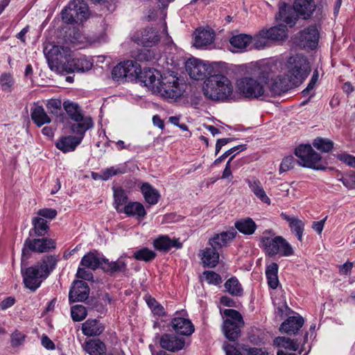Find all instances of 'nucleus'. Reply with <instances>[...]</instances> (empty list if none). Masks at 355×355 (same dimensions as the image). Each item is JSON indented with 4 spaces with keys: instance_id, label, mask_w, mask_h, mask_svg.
Returning a JSON list of instances; mask_svg holds the SVG:
<instances>
[{
    "instance_id": "f257e3e1",
    "label": "nucleus",
    "mask_w": 355,
    "mask_h": 355,
    "mask_svg": "<svg viewBox=\"0 0 355 355\" xmlns=\"http://www.w3.org/2000/svg\"><path fill=\"white\" fill-rule=\"evenodd\" d=\"M44 53L51 69L53 67L58 68L60 65L64 64V69L69 73L85 72L90 70L93 65L85 58L68 60L71 53V49L68 46L52 45L49 50H47V47H46Z\"/></svg>"
},
{
    "instance_id": "f03ea898",
    "label": "nucleus",
    "mask_w": 355,
    "mask_h": 355,
    "mask_svg": "<svg viewBox=\"0 0 355 355\" xmlns=\"http://www.w3.org/2000/svg\"><path fill=\"white\" fill-rule=\"evenodd\" d=\"M252 77H243L237 81L239 92L245 97L250 98H259L264 94V88L258 80L266 78V62L260 60L253 64L251 69Z\"/></svg>"
},
{
    "instance_id": "7ed1b4c3",
    "label": "nucleus",
    "mask_w": 355,
    "mask_h": 355,
    "mask_svg": "<svg viewBox=\"0 0 355 355\" xmlns=\"http://www.w3.org/2000/svg\"><path fill=\"white\" fill-rule=\"evenodd\" d=\"M278 269L279 266L276 263L268 266V286L272 289L270 295L275 307V319L280 320L284 315L292 312V310L288 306L283 295V290L279 284L277 275Z\"/></svg>"
},
{
    "instance_id": "20e7f679",
    "label": "nucleus",
    "mask_w": 355,
    "mask_h": 355,
    "mask_svg": "<svg viewBox=\"0 0 355 355\" xmlns=\"http://www.w3.org/2000/svg\"><path fill=\"white\" fill-rule=\"evenodd\" d=\"M58 259L53 255L45 257L41 261L22 272L24 283L26 288L35 291L40 286L43 279L46 278L55 268Z\"/></svg>"
},
{
    "instance_id": "39448f33",
    "label": "nucleus",
    "mask_w": 355,
    "mask_h": 355,
    "mask_svg": "<svg viewBox=\"0 0 355 355\" xmlns=\"http://www.w3.org/2000/svg\"><path fill=\"white\" fill-rule=\"evenodd\" d=\"M203 94L213 101L227 100L233 92L231 81L224 75L214 73L210 75L205 81Z\"/></svg>"
},
{
    "instance_id": "423d86ee",
    "label": "nucleus",
    "mask_w": 355,
    "mask_h": 355,
    "mask_svg": "<svg viewBox=\"0 0 355 355\" xmlns=\"http://www.w3.org/2000/svg\"><path fill=\"white\" fill-rule=\"evenodd\" d=\"M286 75L297 87L311 72V66L306 56L296 54L289 57L285 64Z\"/></svg>"
},
{
    "instance_id": "0eeeda50",
    "label": "nucleus",
    "mask_w": 355,
    "mask_h": 355,
    "mask_svg": "<svg viewBox=\"0 0 355 355\" xmlns=\"http://www.w3.org/2000/svg\"><path fill=\"white\" fill-rule=\"evenodd\" d=\"M177 73L174 71L167 72L162 76L158 90L155 94H159L162 97L168 99H177L184 91L183 85L180 84Z\"/></svg>"
},
{
    "instance_id": "6e6552de",
    "label": "nucleus",
    "mask_w": 355,
    "mask_h": 355,
    "mask_svg": "<svg viewBox=\"0 0 355 355\" xmlns=\"http://www.w3.org/2000/svg\"><path fill=\"white\" fill-rule=\"evenodd\" d=\"M226 319L223 322V331L230 341L236 340L241 335V328L244 324L241 314L234 309H225Z\"/></svg>"
},
{
    "instance_id": "1a4fd4ad",
    "label": "nucleus",
    "mask_w": 355,
    "mask_h": 355,
    "mask_svg": "<svg viewBox=\"0 0 355 355\" xmlns=\"http://www.w3.org/2000/svg\"><path fill=\"white\" fill-rule=\"evenodd\" d=\"M295 155L299 158L298 164L315 170H324L321 163V156L316 153L310 144H301L295 148Z\"/></svg>"
},
{
    "instance_id": "9d476101",
    "label": "nucleus",
    "mask_w": 355,
    "mask_h": 355,
    "mask_svg": "<svg viewBox=\"0 0 355 355\" xmlns=\"http://www.w3.org/2000/svg\"><path fill=\"white\" fill-rule=\"evenodd\" d=\"M186 70L192 79L202 80L211 75L214 69L202 60L189 59L186 62Z\"/></svg>"
},
{
    "instance_id": "9b49d317",
    "label": "nucleus",
    "mask_w": 355,
    "mask_h": 355,
    "mask_svg": "<svg viewBox=\"0 0 355 355\" xmlns=\"http://www.w3.org/2000/svg\"><path fill=\"white\" fill-rule=\"evenodd\" d=\"M320 37V33L315 25L309 26L300 31L296 35L297 44L305 49L316 48Z\"/></svg>"
},
{
    "instance_id": "f8f14e48",
    "label": "nucleus",
    "mask_w": 355,
    "mask_h": 355,
    "mask_svg": "<svg viewBox=\"0 0 355 355\" xmlns=\"http://www.w3.org/2000/svg\"><path fill=\"white\" fill-rule=\"evenodd\" d=\"M294 253L290 243L282 236H277L268 244V255L279 254L282 257H289Z\"/></svg>"
},
{
    "instance_id": "ddd939ff",
    "label": "nucleus",
    "mask_w": 355,
    "mask_h": 355,
    "mask_svg": "<svg viewBox=\"0 0 355 355\" xmlns=\"http://www.w3.org/2000/svg\"><path fill=\"white\" fill-rule=\"evenodd\" d=\"M162 76H163V75H161L160 73L155 69H144V70H141L137 82L146 87L153 93H155V91H159L158 85L160 83Z\"/></svg>"
},
{
    "instance_id": "4468645a",
    "label": "nucleus",
    "mask_w": 355,
    "mask_h": 355,
    "mask_svg": "<svg viewBox=\"0 0 355 355\" xmlns=\"http://www.w3.org/2000/svg\"><path fill=\"white\" fill-rule=\"evenodd\" d=\"M24 248L22 250V256L24 257L28 250L40 253L46 252L55 248V243L51 239H27L25 241Z\"/></svg>"
},
{
    "instance_id": "2eb2a0df",
    "label": "nucleus",
    "mask_w": 355,
    "mask_h": 355,
    "mask_svg": "<svg viewBox=\"0 0 355 355\" xmlns=\"http://www.w3.org/2000/svg\"><path fill=\"white\" fill-rule=\"evenodd\" d=\"M297 87L286 75H278L270 79L269 89L272 95H280Z\"/></svg>"
},
{
    "instance_id": "dca6fc26",
    "label": "nucleus",
    "mask_w": 355,
    "mask_h": 355,
    "mask_svg": "<svg viewBox=\"0 0 355 355\" xmlns=\"http://www.w3.org/2000/svg\"><path fill=\"white\" fill-rule=\"evenodd\" d=\"M89 294V288L87 284L82 280L73 282L69 293L70 303L83 302L86 300Z\"/></svg>"
},
{
    "instance_id": "f3484780",
    "label": "nucleus",
    "mask_w": 355,
    "mask_h": 355,
    "mask_svg": "<svg viewBox=\"0 0 355 355\" xmlns=\"http://www.w3.org/2000/svg\"><path fill=\"white\" fill-rule=\"evenodd\" d=\"M236 234L237 232L232 227L225 232L215 234L209 239V244L211 247L218 250L223 247H226L236 237Z\"/></svg>"
},
{
    "instance_id": "a211bd4d",
    "label": "nucleus",
    "mask_w": 355,
    "mask_h": 355,
    "mask_svg": "<svg viewBox=\"0 0 355 355\" xmlns=\"http://www.w3.org/2000/svg\"><path fill=\"white\" fill-rule=\"evenodd\" d=\"M159 345L166 350L175 352L184 348L185 340L183 338H178L174 334H164L159 338Z\"/></svg>"
},
{
    "instance_id": "6ab92c4d",
    "label": "nucleus",
    "mask_w": 355,
    "mask_h": 355,
    "mask_svg": "<svg viewBox=\"0 0 355 355\" xmlns=\"http://www.w3.org/2000/svg\"><path fill=\"white\" fill-rule=\"evenodd\" d=\"M300 17V15L293 6L283 3L279 6L278 19L290 28L295 26Z\"/></svg>"
},
{
    "instance_id": "aec40b11",
    "label": "nucleus",
    "mask_w": 355,
    "mask_h": 355,
    "mask_svg": "<svg viewBox=\"0 0 355 355\" xmlns=\"http://www.w3.org/2000/svg\"><path fill=\"white\" fill-rule=\"evenodd\" d=\"M292 6L300 17L304 20L312 17L317 7L314 0H294Z\"/></svg>"
},
{
    "instance_id": "412c9836",
    "label": "nucleus",
    "mask_w": 355,
    "mask_h": 355,
    "mask_svg": "<svg viewBox=\"0 0 355 355\" xmlns=\"http://www.w3.org/2000/svg\"><path fill=\"white\" fill-rule=\"evenodd\" d=\"M304 322V318L300 315L291 316L281 324L279 330L287 334H295L303 326Z\"/></svg>"
},
{
    "instance_id": "4be33fe9",
    "label": "nucleus",
    "mask_w": 355,
    "mask_h": 355,
    "mask_svg": "<svg viewBox=\"0 0 355 355\" xmlns=\"http://www.w3.org/2000/svg\"><path fill=\"white\" fill-rule=\"evenodd\" d=\"M171 326L177 334L184 336H190L194 331L191 322L184 318H174L171 320Z\"/></svg>"
},
{
    "instance_id": "5701e85b",
    "label": "nucleus",
    "mask_w": 355,
    "mask_h": 355,
    "mask_svg": "<svg viewBox=\"0 0 355 355\" xmlns=\"http://www.w3.org/2000/svg\"><path fill=\"white\" fill-rule=\"evenodd\" d=\"M70 12H73L78 21L82 22L89 16L88 6L83 0H73L69 5Z\"/></svg>"
},
{
    "instance_id": "b1692460",
    "label": "nucleus",
    "mask_w": 355,
    "mask_h": 355,
    "mask_svg": "<svg viewBox=\"0 0 355 355\" xmlns=\"http://www.w3.org/2000/svg\"><path fill=\"white\" fill-rule=\"evenodd\" d=\"M154 248L159 251L167 252L172 247L180 249L182 247V244L178 240H171L168 236H159L153 242Z\"/></svg>"
},
{
    "instance_id": "393cba45",
    "label": "nucleus",
    "mask_w": 355,
    "mask_h": 355,
    "mask_svg": "<svg viewBox=\"0 0 355 355\" xmlns=\"http://www.w3.org/2000/svg\"><path fill=\"white\" fill-rule=\"evenodd\" d=\"M105 329L103 324L98 320L89 319L82 325V331L87 336H96L100 335Z\"/></svg>"
},
{
    "instance_id": "a878e982",
    "label": "nucleus",
    "mask_w": 355,
    "mask_h": 355,
    "mask_svg": "<svg viewBox=\"0 0 355 355\" xmlns=\"http://www.w3.org/2000/svg\"><path fill=\"white\" fill-rule=\"evenodd\" d=\"M122 213L128 216H136L138 219H143L146 215L144 205L139 202H128L123 207Z\"/></svg>"
},
{
    "instance_id": "bb28decb",
    "label": "nucleus",
    "mask_w": 355,
    "mask_h": 355,
    "mask_svg": "<svg viewBox=\"0 0 355 355\" xmlns=\"http://www.w3.org/2000/svg\"><path fill=\"white\" fill-rule=\"evenodd\" d=\"M194 46L197 48H202L212 43L214 38V33L210 30L197 29L196 31Z\"/></svg>"
},
{
    "instance_id": "cd10ccee",
    "label": "nucleus",
    "mask_w": 355,
    "mask_h": 355,
    "mask_svg": "<svg viewBox=\"0 0 355 355\" xmlns=\"http://www.w3.org/2000/svg\"><path fill=\"white\" fill-rule=\"evenodd\" d=\"M281 216L284 220L288 222L291 232L296 235L300 241H302L304 230V222L297 218L290 217L284 213H282Z\"/></svg>"
},
{
    "instance_id": "c85d7f7f",
    "label": "nucleus",
    "mask_w": 355,
    "mask_h": 355,
    "mask_svg": "<svg viewBox=\"0 0 355 355\" xmlns=\"http://www.w3.org/2000/svg\"><path fill=\"white\" fill-rule=\"evenodd\" d=\"M80 141V137L69 136L61 138L55 146L63 153H67L74 150Z\"/></svg>"
},
{
    "instance_id": "c756f323",
    "label": "nucleus",
    "mask_w": 355,
    "mask_h": 355,
    "mask_svg": "<svg viewBox=\"0 0 355 355\" xmlns=\"http://www.w3.org/2000/svg\"><path fill=\"white\" fill-rule=\"evenodd\" d=\"M141 191L147 203L154 205L157 203L160 195L157 189L148 182L143 183L141 186Z\"/></svg>"
},
{
    "instance_id": "7c9ffc66",
    "label": "nucleus",
    "mask_w": 355,
    "mask_h": 355,
    "mask_svg": "<svg viewBox=\"0 0 355 355\" xmlns=\"http://www.w3.org/2000/svg\"><path fill=\"white\" fill-rule=\"evenodd\" d=\"M202 261L205 266L214 268L219 261V253L214 248H206L202 251Z\"/></svg>"
},
{
    "instance_id": "2f4dec72",
    "label": "nucleus",
    "mask_w": 355,
    "mask_h": 355,
    "mask_svg": "<svg viewBox=\"0 0 355 355\" xmlns=\"http://www.w3.org/2000/svg\"><path fill=\"white\" fill-rule=\"evenodd\" d=\"M123 63L125 73L127 74L125 82L137 81L141 70L140 65L134 60H126Z\"/></svg>"
},
{
    "instance_id": "473e14b6",
    "label": "nucleus",
    "mask_w": 355,
    "mask_h": 355,
    "mask_svg": "<svg viewBox=\"0 0 355 355\" xmlns=\"http://www.w3.org/2000/svg\"><path fill=\"white\" fill-rule=\"evenodd\" d=\"M31 116L33 122L39 127L50 123L51 121V118L41 105H35L31 111Z\"/></svg>"
},
{
    "instance_id": "72a5a7b5",
    "label": "nucleus",
    "mask_w": 355,
    "mask_h": 355,
    "mask_svg": "<svg viewBox=\"0 0 355 355\" xmlns=\"http://www.w3.org/2000/svg\"><path fill=\"white\" fill-rule=\"evenodd\" d=\"M234 227L241 233L250 235L254 232L257 225L251 218L247 217L236 221Z\"/></svg>"
},
{
    "instance_id": "f704fd0d",
    "label": "nucleus",
    "mask_w": 355,
    "mask_h": 355,
    "mask_svg": "<svg viewBox=\"0 0 355 355\" xmlns=\"http://www.w3.org/2000/svg\"><path fill=\"white\" fill-rule=\"evenodd\" d=\"M32 223L33 228L30 231L31 236L34 234L37 236H42L49 230L48 222L41 217H34L32 220Z\"/></svg>"
},
{
    "instance_id": "c9c22d12",
    "label": "nucleus",
    "mask_w": 355,
    "mask_h": 355,
    "mask_svg": "<svg viewBox=\"0 0 355 355\" xmlns=\"http://www.w3.org/2000/svg\"><path fill=\"white\" fill-rule=\"evenodd\" d=\"M159 35L153 28H147L141 33V42L145 46H152L159 42Z\"/></svg>"
},
{
    "instance_id": "e433bc0d",
    "label": "nucleus",
    "mask_w": 355,
    "mask_h": 355,
    "mask_svg": "<svg viewBox=\"0 0 355 355\" xmlns=\"http://www.w3.org/2000/svg\"><path fill=\"white\" fill-rule=\"evenodd\" d=\"M252 42V37L248 34H239L232 36L230 43L232 46L241 51L245 50Z\"/></svg>"
},
{
    "instance_id": "4c0bfd02",
    "label": "nucleus",
    "mask_w": 355,
    "mask_h": 355,
    "mask_svg": "<svg viewBox=\"0 0 355 355\" xmlns=\"http://www.w3.org/2000/svg\"><path fill=\"white\" fill-rule=\"evenodd\" d=\"M103 258L99 259L94 253L89 252L82 258L80 264L94 270L98 268L102 269V266H103Z\"/></svg>"
},
{
    "instance_id": "58836bf2",
    "label": "nucleus",
    "mask_w": 355,
    "mask_h": 355,
    "mask_svg": "<svg viewBox=\"0 0 355 355\" xmlns=\"http://www.w3.org/2000/svg\"><path fill=\"white\" fill-rule=\"evenodd\" d=\"M63 107L71 119L74 121L83 120V116H84L77 103L69 101H64L63 103Z\"/></svg>"
},
{
    "instance_id": "ea45409f",
    "label": "nucleus",
    "mask_w": 355,
    "mask_h": 355,
    "mask_svg": "<svg viewBox=\"0 0 355 355\" xmlns=\"http://www.w3.org/2000/svg\"><path fill=\"white\" fill-rule=\"evenodd\" d=\"M103 264L102 269L107 272H124L126 270V263L121 259L110 261L107 259L103 258Z\"/></svg>"
},
{
    "instance_id": "a19ab883",
    "label": "nucleus",
    "mask_w": 355,
    "mask_h": 355,
    "mask_svg": "<svg viewBox=\"0 0 355 355\" xmlns=\"http://www.w3.org/2000/svg\"><path fill=\"white\" fill-rule=\"evenodd\" d=\"M287 37V28L286 25L279 24L268 29V40L281 41Z\"/></svg>"
},
{
    "instance_id": "79ce46f5",
    "label": "nucleus",
    "mask_w": 355,
    "mask_h": 355,
    "mask_svg": "<svg viewBox=\"0 0 355 355\" xmlns=\"http://www.w3.org/2000/svg\"><path fill=\"white\" fill-rule=\"evenodd\" d=\"M85 349L90 355H106L105 345L100 340H92L87 342Z\"/></svg>"
},
{
    "instance_id": "37998d69",
    "label": "nucleus",
    "mask_w": 355,
    "mask_h": 355,
    "mask_svg": "<svg viewBox=\"0 0 355 355\" xmlns=\"http://www.w3.org/2000/svg\"><path fill=\"white\" fill-rule=\"evenodd\" d=\"M76 122V123L71 125V130L73 133L81 135L82 137L85 132L93 125L92 119L89 117L83 116V120Z\"/></svg>"
},
{
    "instance_id": "c03bdc74",
    "label": "nucleus",
    "mask_w": 355,
    "mask_h": 355,
    "mask_svg": "<svg viewBox=\"0 0 355 355\" xmlns=\"http://www.w3.org/2000/svg\"><path fill=\"white\" fill-rule=\"evenodd\" d=\"M273 344L276 347H283L292 351H297L299 348V344L297 340L284 336L275 338L273 340Z\"/></svg>"
},
{
    "instance_id": "a18cd8bd",
    "label": "nucleus",
    "mask_w": 355,
    "mask_h": 355,
    "mask_svg": "<svg viewBox=\"0 0 355 355\" xmlns=\"http://www.w3.org/2000/svg\"><path fill=\"white\" fill-rule=\"evenodd\" d=\"M114 205L118 213H122L123 205H125L128 201V196L125 191L121 188H114Z\"/></svg>"
},
{
    "instance_id": "49530a36",
    "label": "nucleus",
    "mask_w": 355,
    "mask_h": 355,
    "mask_svg": "<svg viewBox=\"0 0 355 355\" xmlns=\"http://www.w3.org/2000/svg\"><path fill=\"white\" fill-rule=\"evenodd\" d=\"M226 291L232 295L241 296L243 288L239 280L236 277H231L225 283Z\"/></svg>"
},
{
    "instance_id": "de8ad7c7",
    "label": "nucleus",
    "mask_w": 355,
    "mask_h": 355,
    "mask_svg": "<svg viewBox=\"0 0 355 355\" xmlns=\"http://www.w3.org/2000/svg\"><path fill=\"white\" fill-rule=\"evenodd\" d=\"M313 146L322 153H329L334 147V142L329 139L318 137L313 140Z\"/></svg>"
},
{
    "instance_id": "09e8293b",
    "label": "nucleus",
    "mask_w": 355,
    "mask_h": 355,
    "mask_svg": "<svg viewBox=\"0 0 355 355\" xmlns=\"http://www.w3.org/2000/svg\"><path fill=\"white\" fill-rule=\"evenodd\" d=\"M249 187L254 195L260 198L263 202H266V196L265 191L259 180L256 179H252L248 180Z\"/></svg>"
},
{
    "instance_id": "8fccbe9b",
    "label": "nucleus",
    "mask_w": 355,
    "mask_h": 355,
    "mask_svg": "<svg viewBox=\"0 0 355 355\" xmlns=\"http://www.w3.org/2000/svg\"><path fill=\"white\" fill-rule=\"evenodd\" d=\"M156 256V253L147 248H143L137 250L133 254V257L139 261H150Z\"/></svg>"
},
{
    "instance_id": "3c124183",
    "label": "nucleus",
    "mask_w": 355,
    "mask_h": 355,
    "mask_svg": "<svg viewBox=\"0 0 355 355\" xmlns=\"http://www.w3.org/2000/svg\"><path fill=\"white\" fill-rule=\"evenodd\" d=\"M46 108L49 113L58 117L62 113V103L58 99H50L46 103Z\"/></svg>"
},
{
    "instance_id": "603ef678",
    "label": "nucleus",
    "mask_w": 355,
    "mask_h": 355,
    "mask_svg": "<svg viewBox=\"0 0 355 355\" xmlns=\"http://www.w3.org/2000/svg\"><path fill=\"white\" fill-rule=\"evenodd\" d=\"M86 308L83 305H74L71 308V315L73 321L80 322L87 316Z\"/></svg>"
},
{
    "instance_id": "864d4df0",
    "label": "nucleus",
    "mask_w": 355,
    "mask_h": 355,
    "mask_svg": "<svg viewBox=\"0 0 355 355\" xmlns=\"http://www.w3.org/2000/svg\"><path fill=\"white\" fill-rule=\"evenodd\" d=\"M254 48L263 49L266 45V28H263L252 37Z\"/></svg>"
},
{
    "instance_id": "5fc2aeb1",
    "label": "nucleus",
    "mask_w": 355,
    "mask_h": 355,
    "mask_svg": "<svg viewBox=\"0 0 355 355\" xmlns=\"http://www.w3.org/2000/svg\"><path fill=\"white\" fill-rule=\"evenodd\" d=\"M14 83V79L10 73H4L0 76V86L3 91L10 92Z\"/></svg>"
},
{
    "instance_id": "6e6d98bb",
    "label": "nucleus",
    "mask_w": 355,
    "mask_h": 355,
    "mask_svg": "<svg viewBox=\"0 0 355 355\" xmlns=\"http://www.w3.org/2000/svg\"><path fill=\"white\" fill-rule=\"evenodd\" d=\"M112 78L117 82H125L127 74L125 73V69H124V63L120 62L115 66L112 71Z\"/></svg>"
},
{
    "instance_id": "4d7b16f0",
    "label": "nucleus",
    "mask_w": 355,
    "mask_h": 355,
    "mask_svg": "<svg viewBox=\"0 0 355 355\" xmlns=\"http://www.w3.org/2000/svg\"><path fill=\"white\" fill-rule=\"evenodd\" d=\"M146 301L153 314L157 315L159 316L165 315L164 307L159 303H158L155 298L148 296L146 297Z\"/></svg>"
},
{
    "instance_id": "13d9d810",
    "label": "nucleus",
    "mask_w": 355,
    "mask_h": 355,
    "mask_svg": "<svg viewBox=\"0 0 355 355\" xmlns=\"http://www.w3.org/2000/svg\"><path fill=\"white\" fill-rule=\"evenodd\" d=\"M298 162L293 156L285 157L279 166V173H282L293 169Z\"/></svg>"
},
{
    "instance_id": "bf43d9fd",
    "label": "nucleus",
    "mask_w": 355,
    "mask_h": 355,
    "mask_svg": "<svg viewBox=\"0 0 355 355\" xmlns=\"http://www.w3.org/2000/svg\"><path fill=\"white\" fill-rule=\"evenodd\" d=\"M203 274L210 284L218 285L222 282L221 277L214 271H205Z\"/></svg>"
},
{
    "instance_id": "052dcab7",
    "label": "nucleus",
    "mask_w": 355,
    "mask_h": 355,
    "mask_svg": "<svg viewBox=\"0 0 355 355\" xmlns=\"http://www.w3.org/2000/svg\"><path fill=\"white\" fill-rule=\"evenodd\" d=\"M62 20L67 24L78 23V20L73 12H70L68 6L61 12Z\"/></svg>"
},
{
    "instance_id": "680f3d73",
    "label": "nucleus",
    "mask_w": 355,
    "mask_h": 355,
    "mask_svg": "<svg viewBox=\"0 0 355 355\" xmlns=\"http://www.w3.org/2000/svg\"><path fill=\"white\" fill-rule=\"evenodd\" d=\"M37 214L39 217L51 220L55 218L58 212L55 209L52 208H44L39 209Z\"/></svg>"
},
{
    "instance_id": "e2e57ef3",
    "label": "nucleus",
    "mask_w": 355,
    "mask_h": 355,
    "mask_svg": "<svg viewBox=\"0 0 355 355\" xmlns=\"http://www.w3.org/2000/svg\"><path fill=\"white\" fill-rule=\"evenodd\" d=\"M25 339V335L18 331H15L11 336V345L12 347L21 345Z\"/></svg>"
},
{
    "instance_id": "0e129e2a",
    "label": "nucleus",
    "mask_w": 355,
    "mask_h": 355,
    "mask_svg": "<svg viewBox=\"0 0 355 355\" xmlns=\"http://www.w3.org/2000/svg\"><path fill=\"white\" fill-rule=\"evenodd\" d=\"M241 349L246 353L247 355H264L265 352L262 349L257 347H250L247 345H241Z\"/></svg>"
},
{
    "instance_id": "69168bd1",
    "label": "nucleus",
    "mask_w": 355,
    "mask_h": 355,
    "mask_svg": "<svg viewBox=\"0 0 355 355\" xmlns=\"http://www.w3.org/2000/svg\"><path fill=\"white\" fill-rule=\"evenodd\" d=\"M125 173V169H121V168H114V167H110L107 168L104 172L103 175V180H107L110 177L113 175H116L118 174H123Z\"/></svg>"
},
{
    "instance_id": "338daca9",
    "label": "nucleus",
    "mask_w": 355,
    "mask_h": 355,
    "mask_svg": "<svg viewBox=\"0 0 355 355\" xmlns=\"http://www.w3.org/2000/svg\"><path fill=\"white\" fill-rule=\"evenodd\" d=\"M338 159L351 167H355V157L347 153L338 155Z\"/></svg>"
},
{
    "instance_id": "774afa93",
    "label": "nucleus",
    "mask_w": 355,
    "mask_h": 355,
    "mask_svg": "<svg viewBox=\"0 0 355 355\" xmlns=\"http://www.w3.org/2000/svg\"><path fill=\"white\" fill-rule=\"evenodd\" d=\"M223 349L225 350L226 355H242L241 352L232 345L227 343L223 344Z\"/></svg>"
}]
</instances>
